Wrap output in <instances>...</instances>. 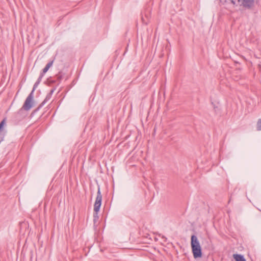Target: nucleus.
<instances>
[{"instance_id": "1", "label": "nucleus", "mask_w": 261, "mask_h": 261, "mask_svg": "<svg viewBox=\"0 0 261 261\" xmlns=\"http://www.w3.org/2000/svg\"><path fill=\"white\" fill-rule=\"evenodd\" d=\"M26 98L24 104L17 112L15 113L12 116V121L15 124H18L19 122L23 120L28 115L27 111L32 107V101L31 100L29 103L27 102Z\"/></svg>"}, {"instance_id": "2", "label": "nucleus", "mask_w": 261, "mask_h": 261, "mask_svg": "<svg viewBox=\"0 0 261 261\" xmlns=\"http://www.w3.org/2000/svg\"><path fill=\"white\" fill-rule=\"evenodd\" d=\"M191 246L194 258H198L201 257L202 256L201 247L197 237L195 234H193L191 236Z\"/></svg>"}, {"instance_id": "3", "label": "nucleus", "mask_w": 261, "mask_h": 261, "mask_svg": "<svg viewBox=\"0 0 261 261\" xmlns=\"http://www.w3.org/2000/svg\"><path fill=\"white\" fill-rule=\"evenodd\" d=\"M101 201H102V195L101 194V192L100 190V188L98 187V191L97 192V196L96 198V200L95 201V203L94 205V211L95 213H94L93 217L94 219L93 221L94 222L97 221L98 219V212L99 211L101 205Z\"/></svg>"}, {"instance_id": "4", "label": "nucleus", "mask_w": 261, "mask_h": 261, "mask_svg": "<svg viewBox=\"0 0 261 261\" xmlns=\"http://www.w3.org/2000/svg\"><path fill=\"white\" fill-rule=\"evenodd\" d=\"M44 74H43L42 72L40 73V75L39 77L38 78L37 81L35 82L33 86V89L31 93L29 94L28 96L27 97V102L29 103L31 100H33V97H34V92L36 88L38 87V86L39 85L40 82L42 81V79L43 77L44 76Z\"/></svg>"}, {"instance_id": "5", "label": "nucleus", "mask_w": 261, "mask_h": 261, "mask_svg": "<svg viewBox=\"0 0 261 261\" xmlns=\"http://www.w3.org/2000/svg\"><path fill=\"white\" fill-rule=\"evenodd\" d=\"M233 257L236 261H246L244 256L241 254H234L233 255Z\"/></svg>"}, {"instance_id": "6", "label": "nucleus", "mask_w": 261, "mask_h": 261, "mask_svg": "<svg viewBox=\"0 0 261 261\" xmlns=\"http://www.w3.org/2000/svg\"><path fill=\"white\" fill-rule=\"evenodd\" d=\"M53 62H54V61L52 60L50 62H49L46 65V66H45V67L43 69L42 71V73L44 74H45V73L48 70V69H49V68L53 65Z\"/></svg>"}, {"instance_id": "7", "label": "nucleus", "mask_w": 261, "mask_h": 261, "mask_svg": "<svg viewBox=\"0 0 261 261\" xmlns=\"http://www.w3.org/2000/svg\"><path fill=\"white\" fill-rule=\"evenodd\" d=\"M63 73L62 72H59L58 74L56 75V78L57 79V81L59 82V84L61 82L63 78Z\"/></svg>"}, {"instance_id": "8", "label": "nucleus", "mask_w": 261, "mask_h": 261, "mask_svg": "<svg viewBox=\"0 0 261 261\" xmlns=\"http://www.w3.org/2000/svg\"><path fill=\"white\" fill-rule=\"evenodd\" d=\"M51 95L47 94L44 100L41 102L42 105H44L51 97Z\"/></svg>"}, {"instance_id": "9", "label": "nucleus", "mask_w": 261, "mask_h": 261, "mask_svg": "<svg viewBox=\"0 0 261 261\" xmlns=\"http://www.w3.org/2000/svg\"><path fill=\"white\" fill-rule=\"evenodd\" d=\"M256 129L258 131L261 130V118L259 119L257 121Z\"/></svg>"}, {"instance_id": "10", "label": "nucleus", "mask_w": 261, "mask_h": 261, "mask_svg": "<svg viewBox=\"0 0 261 261\" xmlns=\"http://www.w3.org/2000/svg\"><path fill=\"white\" fill-rule=\"evenodd\" d=\"M44 105H42V103H41L38 107V108L33 111V112L32 113V115H34L35 113L37 112Z\"/></svg>"}, {"instance_id": "11", "label": "nucleus", "mask_w": 261, "mask_h": 261, "mask_svg": "<svg viewBox=\"0 0 261 261\" xmlns=\"http://www.w3.org/2000/svg\"><path fill=\"white\" fill-rule=\"evenodd\" d=\"M44 105H42V103H41L38 107V108L33 111V112L32 113V115H34L35 113L37 112Z\"/></svg>"}, {"instance_id": "12", "label": "nucleus", "mask_w": 261, "mask_h": 261, "mask_svg": "<svg viewBox=\"0 0 261 261\" xmlns=\"http://www.w3.org/2000/svg\"><path fill=\"white\" fill-rule=\"evenodd\" d=\"M6 123V120L4 119L0 123V130H3V127Z\"/></svg>"}, {"instance_id": "13", "label": "nucleus", "mask_w": 261, "mask_h": 261, "mask_svg": "<svg viewBox=\"0 0 261 261\" xmlns=\"http://www.w3.org/2000/svg\"><path fill=\"white\" fill-rule=\"evenodd\" d=\"M54 91H55V89H51V90L50 91V92H49L48 94L52 96V95H53V93H54Z\"/></svg>"}, {"instance_id": "14", "label": "nucleus", "mask_w": 261, "mask_h": 261, "mask_svg": "<svg viewBox=\"0 0 261 261\" xmlns=\"http://www.w3.org/2000/svg\"><path fill=\"white\" fill-rule=\"evenodd\" d=\"M207 243L208 244V246H207V247L208 248H210L211 247V244L209 243V242L208 241H206Z\"/></svg>"}, {"instance_id": "15", "label": "nucleus", "mask_w": 261, "mask_h": 261, "mask_svg": "<svg viewBox=\"0 0 261 261\" xmlns=\"http://www.w3.org/2000/svg\"><path fill=\"white\" fill-rule=\"evenodd\" d=\"M51 82H52V83H55V82H56V81H55V80H53V81H51Z\"/></svg>"}, {"instance_id": "16", "label": "nucleus", "mask_w": 261, "mask_h": 261, "mask_svg": "<svg viewBox=\"0 0 261 261\" xmlns=\"http://www.w3.org/2000/svg\"><path fill=\"white\" fill-rule=\"evenodd\" d=\"M2 132V130H0V132Z\"/></svg>"}]
</instances>
